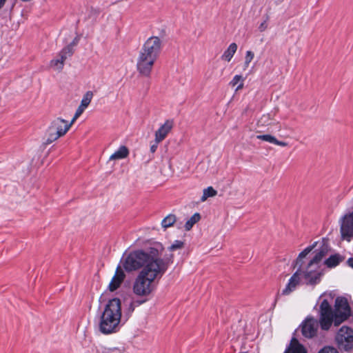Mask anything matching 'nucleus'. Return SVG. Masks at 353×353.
<instances>
[{"label":"nucleus","instance_id":"nucleus-4","mask_svg":"<svg viewBox=\"0 0 353 353\" xmlns=\"http://www.w3.org/2000/svg\"><path fill=\"white\" fill-rule=\"evenodd\" d=\"M161 48V41L158 37H151L144 43L137 60V68L141 75L150 77Z\"/></svg>","mask_w":353,"mask_h":353},{"label":"nucleus","instance_id":"nucleus-13","mask_svg":"<svg viewBox=\"0 0 353 353\" xmlns=\"http://www.w3.org/2000/svg\"><path fill=\"white\" fill-rule=\"evenodd\" d=\"M125 274L121 270L120 266H118L114 276L112 277L109 285L108 288L111 292H113L116 290L117 288H119L121 284L122 283L123 281L125 278Z\"/></svg>","mask_w":353,"mask_h":353},{"label":"nucleus","instance_id":"nucleus-7","mask_svg":"<svg viewBox=\"0 0 353 353\" xmlns=\"http://www.w3.org/2000/svg\"><path fill=\"white\" fill-rule=\"evenodd\" d=\"M339 347L345 351L353 348V330L347 326L341 327L336 336Z\"/></svg>","mask_w":353,"mask_h":353},{"label":"nucleus","instance_id":"nucleus-30","mask_svg":"<svg viewBox=\"0 0 353 353\" xmlns=\"http://www.w3.org/2000/svg\"><path fill=\"white\" fill-rule=\"evenodd\" d=\"M270 120V115H263L259 120V123H262V125L265 124Z\"/></svg>","mask_w":353,"mask_h":353},{"label":"nucleus","instance_id":"nucleus-18","mask_svg":"<svg viewBox=\"0 0 353 353\" xmlns=\"http://www.w3.org/2000/svg\"><path fill=\"white\" fill-rule=\"evenodd\" d=\"M343 259L339 254H334L330 256L324 261V264L329 268H332L338 265Z\"/></svg>","mask_w":353,"mask_h":353},{"label":"nucleus","instance_id":"nucleus-26","mask_svg":"<svg viewBox=\"0 0 353 353\" xmlns=\"http://www.w3.org/2000/svg\"><path fill=\"white\" fill-rule=\"evenodd\" d=\"M183 242L181 241H175L169 248L170 250L172 251L177 249H181L183 247Z\"/></svg>","mask_w":353,"mask_h":353},{"label":"nucleus","instance_id":"nucleus-32","mask_svg":"<svg viewBox=\"0 0 353 353\" xmlns=\"http://www.w3.org/2000/svg\"><path fill=\"white\" fill-rule=\"evenodd\" d=\"M159 143H157V142L155 141V143L150 146V152L152 153H154V152H156V150H157V149L158 148V144Z\"/></svg>","mask_w":353,"mask_h":353},{"label":"nucleus","instance_id":"nucleus-25","mask_svg":"<svg viewBox=\"0 0 353 353\" xmlns=\"http://www.w3.org/2000/svg\"><path fill=\"white\" fill-rule=\"evenodd\" d=\"M254 57V54L253 52L248 50L246 52L245 57V62H244V68H247L251 61L253 60Z\"/></svg>","mask_w":353,"mask_h":353},{"label":"nucleus","instance_id":"nucleus-31","mask_svg":"<svg viewBox=\"0 0 353 353\" xmlns=\"http://www.w3.org/2000/svg\"><path fill=\"white\" fill-rule=\"evenodd\" d=\"M274 144H275L276 145L282 146V147H285V146L288 145V143L287 142L281 141L277 140L276 139V141H274Z\"/></svg>","mask_w":353,"mask_h":353},{"label":"nucleus","instance_id":"nucleus-29","mask_svg":"<svg viewBox=\"0 0 353 353\" xmlns=\"http://www.w3.org/2000/svg\"><path fill=\"white\" fill-rule=\"evenodd\" d=\"M268 28V23L266 21H263L259 26L260 32H264Z\"/></svg>","mask_w":353,"mask_h":353},{"label":"nucleus","instance_id":"nucleus-35","mask_svg":"<svg viewBox=\"0 0 353 353\" xmlns=\"http://www.w3.org/2000/svg\"><path fill=\"white\" fill-rule=\"evenodd\" d=\"M6 2V0H0V10L3 7Z\"/></svg>","mask_w":353,"mask_h":353},{"label":"nucleus","instance_id":"nucleus-9","mask_svg":"<svg viewBox=\"0 0 353 353\" xmlns=\"http://www.w3.org/2000/svg\"><path fill=\"white\" fill-rule=\"evenodd\" d=\"M320 321L314 317H307L301 324V332L305 338L311 339L316 335Z\"/></svg>","mask_w":353,"mask_h":353},{"label":"nucleus","instance_id":"nucleus-1","mask_svg":"<svg viewBox=\"0 0 353 353\" xmlns=\"http://www.w3.org/2000/svg\"><path fill=\"white\" fill-rule=\"evenodd\" d=\"M160 243L145 250L131 252L123 261L127 272L140 270L133 283V292L139 296H148L156 289L157 283L173 262V255H165Z\"/></svg>","mask_w":353,"mask_h":353},{"label":"nucleus","instance_id":"nucleus-14","mask_svg":"<svg viewBox=\"0 0 353 353\" xmlns=\"http://www.w3.org/2000/svg\"><path fill=\"white\" fill-rule=\"evenodd\" d=\"M285 353H307L305 347L296 339H292Z\"/></svg>","mask_w":353,"mask_h":353},{"label":"nucleus","instance_id":"nucleus-33","mask_svg":"<svg viewBox=\"0 0 353 353\" xmlns=\"http://www.w3.org/2000/svg\"><path fill=\"white\" fill-rule=\"evenodd\" d=\"M78 41H79V39H78L77 38H75V39H74V41H72V42L69 46H72V48H73V46H74L75 45H77V43H78Z\"/></svg>","mask_w":353,"mask_h":353},{"label":"nucleus","instance_id":"nucleus-23","mask_svg":"<svg viewBox=\"0 0 353 353\" xmlns=\"http://www.w3.org/2000/svg\"><path fill=\"white\" fill-rule=\"evenodd\" d=\"M93 97V93L91 91H88L83 97L81 104L79 106L81 108L86 109L89 104L90 103Z\"/></svg>","mask_w":353,"mask_h":353},{"label":"nucleus","instance_id":"nucleus-17","mask_svg":"<svg viewBox=\"0 0 353 353\" xmlns=\"http://www.w3.org/2000/svg\"><path fill=\"white\" fill-rule=\"evenodd\" d=\"M237 50V45L232 43L221 55V59L228 62L230 61Z\"/></svg>","mask_w":353,"mask_h":353},{"label":"nucleus","instance_id":"nucleus-6","mask_svg":"<svg viewBox=\"0 0 353 353\" xmlns=\"http://www.w3.org/2000/svg\"><path fill=\"white\" fill-rule=\"evenodd\" d=\"M73 123L70 121L57 118L54 119L48 130L47 143H50L63 136L70 128Z\"/></svg>","mask_w":353,"mask_h":353},{"label":"nucleus","instance_id":"nucleus-10","mask_svg":"<svg viewBox=\"0 0 353 353\" xmlns=\"http://www.w3.org/2000/svg\"><path fill=\"white\" fill-rule=\"evenodd\" d=\"M341 233L343 239L347 241L353 236V211L341 218Z\"/></svg>","mask_w":353,"mask_h":353},{"label":"nucleus","instance_id":"nucleus-22","mask_svg":"<svg viewBox=\"0 0 353 353\" xmlns=\"http://www.w3.org/2000/svg\"><path fill=\"white\" fill-rule=\"evenodd\" d=\"M217 194V191L212 186L208 187L203 190V195L201 197V201H205L209 197L215 196Z\"/></svg>","mask_w":353,"mask_h":353},{"label":"nucleus","instance_id":"nucleus-28","mask_svg":"<svg viewBox=\"0 0 353 353\" xmlns=\"http://www.w3.org/2000/svg\"><path fill=\"white\" fill-rule=\"evenodd\" d=\"M319 353H338V352L334 347H325Z\"/></svg>","mask_w":353,"mask_h":353},{"label":"nucleus","instance_id":"nucleus-27","mask_svg":"<svg viewBox=\"0 0 353 353\" xmlns=\"http://www.w3.org/2000/svg\"><path fill=\"white\" fill-rule=\"evenodd\" d=\"M85 110V109L81 108V106H79L71 122L74 123V122L77 119V118H79V117H80V115L84 112Z\"/></svg>","mask_w":353,"mask_h":353},{"label":"nucleus","instance_id":"nucleus-11","mask_svg":"<svg viewBox=\"0 0 353 353\" xmlns=\"http://www.w3.org/2000/svg\"><path fill=\"white\" fill-rule=\"evenodd\" d=\"M174 126L173 120L168 119L165 121L163 124H162L159 128L155 132V139L154 141L157 143L161 142L163 140L165 139L167 135L170 132L172 128Z\"/></svg>","mask_w":353,"mask_h":353},{"label":"nucleus","instance_id":"nucleus-20","mask_svg":"<svg viewBox=\"0 0 353 353\" xmlns=\"http://www.w3.org/2000/svg\"><path fill=\"white\" fill-rule=\"evenodd\" d=\"M201 219V215L199 213H194L185 223V229L187 231H189L192 229L193 225L199 222Z\"/></svg>","mask_w":353,"mask_h":353},{"label":"nucleus","instance_id":"nucleus-3","mask_svg":"<svg viewBox=\"0 0 353 353\" xmlns=\"http://www.w3.org/2000/svg\"><path fill=\"white\" fill-rule=\"evenodd\" d=\"M320 325L322 330H328L334 323L339 326L350 315V308L346 299L337 297L335 300L334 311H332L327 299H323L320 304Z\"/></svg>","mask_w":353,"mask_h":353},{"label":"nucleus","instance_id":"nucleus-24","mask_svg":"<svg viewBox=\"0 0 353 353\" xmlns=\"http://www.w3.org/2000/svg\"><path fill=\"white\" fill-rule=\"evenodd\" d=\"M256 139L264 141H267V142H269V143H271L273 144H274V141H276V137L271 134L257 135Z\"/></svg>","mask_w":353,"mask_h":353},{"label":"nucleus","instance_id":"nucleus-21","mask_svg":"<svg viewBox=\"0 0 353 353\" xmlns=\"http://www.w3.org/2000/svg\"><path fill=\"white\" fill-rule=\"evenodd\" d=\"M176 221V217L173 214H170L166 216L161 221V226L166 229L172 226Z\"/></svg>","mask_w":353,"mask_h":353},{"label":"nucleus","instance_id":"nucleus-19","mask_svg":"<svg viewBox=\"0 0 353 353\" xmlns=\"http://www.w3.org/2000/svg\"><path fill=\"white\" fill-rule=\"evenodd\" d=\"M244 85V78L242 75L236 74L230 82V85L232 87L236 86L235 91L237 92L239 90H241L243 88Z\"/></svg>","mask_w":353,"mask_h":353},{"label":"nucleus","instance_id":"nucleus-15","mask_svg":"<svg viewBox=\"0 0 353 353\" xmlns=\"http://www.w3.org/2000/svg\"><path fill=\"white\" fill-rule=\"evenodd\" d=\"M97 353H125V348L124 346L107 347L103 345H99L96 347Z\"/></svg>","mask_w":353,"mask_h":353},{"label":"nucleus","instance_id":"nucleus-12","mask_svg":"<svg viewBox=\"0 0 353 353\" xmlns=\"http://www.w3.org/2000/svg\"><path fill=\"white\" fill-rule=\"evenodd\" d=\"M301 276L300 271L297 270L289 279L285 288L282 290V295H289L292 292L295 290L296 286L301 282Z\"/></svg>","mask_w":353,"mask_h":353},{"label":"nucleus","instance_id":"nucleus-8","mask_svg":"<svg viewBox=\"0 0 353 353\" xmlns=\"http://www.w3.org/2000/svg\"><path fill=\"white\" fill-rule=\"evenodd\" d=\"M73 54V50L71 46H67L63 48L58 54L57 57L52 59L50 65L55 71L61 72L64 66L65 60L70 57Z\"/></svg>","mask_w":353,"mask_h":353},{"label":"nucleus","instance_id":"nucleus-16","mask_svg":"<svg viewBox=\"0 0 353 353\" xmlns=\"http://www.w3.org/2000/svg\"><path fill=\"white\" fill-rule=\"evenodd\" d=\"M129 155V150L125 145H121L118 150L115 151L110 157V161L123 159Z\"/></svg>","mask_w":353,"mask_h":353},{"label":"nucleus","instance_id":"nucleus-34","mask_svg":"<svg viewBox=\"0 0 353 353\" xmlns=\"http://www.w3.org/2000/svg\"><path fill=\"white\" fill-rule=\"evenodd\" d=\"M347 264L353 268V258H350L347 261Z\"/></svg>","mask_w":353,"mask_h":353},{"label":"nucleus","instance_id":"nucleus-2","mask_svg":"<svg viewBox=\"0 0 353 353\" xmlns=\"http://www.w3.org/2000/svg\"><path fill=\"white\" fill-rule=\"evenodd\" d=\"M317 245V242L312 245L305 248L301 252L295 261V265H299L298 269L300 271L305 284L315 285L320 283L321 277L324 274L322 268V259L328 254L329 245L324 240L321 242V245L315 250V254L313 258L305 265L303 266L301 261L304 259Z\"/></svg>","mask_w":353,"mask_h":353},{"label":"nucleus","instance_id":"nucleus-5","mask_svg":"<svg viewBox=\"0 0 353 353\" xmlns=\"http://www.w3.org/2000/svg\"><path fill=\"white\" fill-rule=\"evenodd\" d=\"M121 318V303L119 299L114 298L106 304L101 316L99 331L104 334L114 333L119 330Z\"/></svg>","mask_w":353,"mask_h":353}]
</instances>
